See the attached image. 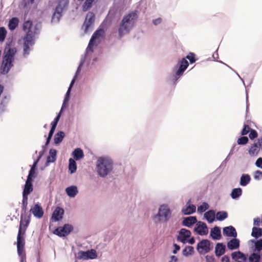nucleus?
<instances>
[{
    "instance_id": "nucleus-7",
    "label": "nucleus",
    "mask_w": 262,
    "mask_h": 262,
    "mask_svg": "<svg viewBox=\"0 0 262 262\" xmlns=\"http://www.w3.org/2000/svg\"><path fill=\"white\" fill-rule=\"evenodd\" d=\"M33 22L31 20H27L25 21L23 25V30H28L26 34H29L32 37L33 39L36 40V36H38L40 33V31L42 28L41 23L38 21L33 26Z\"/></svg>"
},
{
    "instance_id": "nucleus-53",
    "label": "nucleus",
    "mask_w": 262,
    "mask_h": 262,
    "mask_svg": "<svg viewBox=\"0 0 262 262\" xmlns=\"http://www.w3.org/2000/svg\"><path fill=\"white\" fill-rule=\"evenodd\" d=\"M249 142V139L247 137L242 136L240 137L237 141V143L239 145H245Z\"/></svg>"
},
{
    "instance_id": "nucleus-37",
    "label": "nucleus",
    "mask_w": 262,
    "mask_h": 262,
    "mask_svg": "<svg viewBox=\"0 0 262 262\" xmlns=\"http://www.w3.org/2000/svg\"><path fill=\"white\" fill-rule=\"evenodd\" d=\"M19 19L16 17H12L8 22V28L10 31L14 30L18 26Z\"/></svg>"
},
{
    "instance_id": "nucleus-48",
    "label": "nucleus",
    "mask_w": 262,
    "mask_h": 262,
    "mask_svg": "<svg viewBox=\"0 0 262 262\" xmlns=\"http://www.w3.org/2000/svg\"><path fill=\"white\" fill-rule=\"evenodd\" d=\"M104 33L103 29L99 28L94 32L92 36L98 40L100 37L104 36Z\"/></svg>"
},
{
    "instance_id": "nucleus-12",
    "label": "nucleus",
    "mask_w": 262,
    "mask_h": 262,
    "mask_svg": "<svg viewBox=\"0 0 262 262\" xmlns=\"http://www.w3.org/2000/svg\"><path fill=\"white\" fill-rule=\"evenodd\" d=\"M74 227L70 224H65L62 226L56 228L53 232V233L60 237L67 236L73 231Z\"/></svg>"
},
{
    "instance_id": "nucleus-9",
    "label": "nucleus",
    "mask_w": 262,
    "mask_h": 262,
    "mask_svg": "<svg viewBox=\"0 0 262 262\" xmlns=\"http://www.w3.org/2000/svg\"><path fill=\"white\" fill-rule=\"evenodd\" d=\"M231 257L235 262H254L253 253H245L239 250L231 253Z\"/></svg>"
},
{
    "instance_id": "nucleus-21",
    "label": "nucleus",
    "mask_w": 262,
    "mask_h": 262,
    "mask_svg": "<svg viewBox=\"0 0 262 262\" xmlns=\"http://www.w3.org/2000/svg\"><path fill=\"white\" fill-rule=\"evenodd\" d=\"M29 213H32L34 217L40 219L43 216L44 211L41 205L38 202L34 205L33 207L30 209Z\"/></svg>"
},
{
    "instance_id": "nucleus-36",
    "label": "nucleus",
    "mask_w": 262,
    "mask_h": 262,
    "mask_svg": "<svg viewBox=\"0 0 262 262\" xmlns=\"http://www.w3.org/2000/svg\"><path fill=\"white\" fill-rule=\"evenodd\" d=\"M243 190L241 187L233 188L230 193L231 198L233 200H238L242 195Z\"/></svg>"
},
{
    "instance_id": "nucleus-10",
    "label": "nucleus",
    "mask_w": 262,
    "mask_h": 262,
    "mask_svg": "<svg viewBox=\"0 0 262 262\" xmlns=\"http://www.w3.org/2000/svg\"><path fill=\"white\" fill-rule=\"evenodd\" d=\"M35 43V39H33L32 37L28 34H25V36L23 37V56L24 58H26L28 57Z\"/></svg>"
},
{
    "instance_id": "nucleus-25",
    "label": "nucleus",
    "mask_w": 262,
    "mask_h": 262,
    "mask_svg": "<svg viewBox=\"0 0 262 262\" xmlns=\"http://www.w3.org/2000/svg\"><path fill=\"white\" fill-rule=\"evenodd\" d=\"M198 222L195 216H189L183 217L182 225L188 228H191L193 225L196 224Z\"/></svg>"
},
{
    "instance_id": "nucleus-42",
    "label": "nucleus",
    "mask_w": 262,
    "mask_h": 262,
    "mask_svg": "<svg viewBox=\"0 0 262 262\" xmlns=\"http://www.w3.org/2000/svg\"><path fill=\"white\" fill-rule=\"evenodd\" d=\"M215 217L216 220L223 221L228 217V212L226 211H219L215 213Z\"/></svg>"
},
{
    "instance_id": "nucleus-45",
    "label": "nucleus",
    "mask_w": 262,
    "mask_h": 262,
    "mask_svg": "<svg viewBox=\"0 0 262 262\" xmlns=\"http://www.w3.org/2000/svg\"><path fill=\"white\" fill-rule=\"evenodd\" d=\"M82 66H81V64H78V66L77 68V70L76 71V72L75 73L74 76H73L70 83V85L73 86L76 80L78 78V75L80 74L81 69H82Z\"/></svg>"
},
{
    "instance_id": "nucleus-35",
    "label": "nucleus",
    "mask_w": 262,
    "mask_h": 262,
    "mask_svg": "<svg viewBox=\"0 0 262 262\" xmlns=\"http://www.w3.org/2000/svg\"><path fill=\"white\" fill-rule=\"evenodd\" d=\"M65 136V134L63 131L57 132L54 136V143L56 145H59L63 140Z\"/></svg>"
},
{
    "instance_id": "nucleus-6",
    "label": "nucleus",
    "mask_w": 262,
    "mask_h": 262,
    "mask_svg": "<svg viewBox=\"0 0 262 262\" xmlns=\"http://www.w3.org/2000/svg\"><path fill=\"white\" fill-rule=\"evenodd\" d=\"M171 214L172 211L168 205L163 204L159 206L158 213L152 216V220L156 223L161 222L167 223L170 219Z\"/></svg>"
},
{
    "instance_id": "nucleus-33",
    "label": "nucleus",
    "mask_w": 262,
    "mask_h": 262,
    "mask_svg": "<svg viewBox=\"0 0 262 262\" xmlns=\"http://www.w3.org/2000/svg\"><path fill=\"white\" fill-rule=\"evenodd\" d=\"M72 156L73 159L75 161H79L82 159L84 155L83 150L81 148L77 147L76 148L72 153Z\"/></svg>"
},
{
    "instance_id": "nucleus-34",
    "label": "nucleus",
    "mask_w": 262,
    "mask_h": 262,
    "mask_svg": "<svg viewBox=\"0 0 262 262\" xmlns=\"http://www.w3.org/2000/svg\"><path fill=\"white\" fill-rule=\"evenodd\" d=\"M196 211V207L194 205L185 206L182 209V213L185 215H190Z\"/></svg>"
},
{
    "instance_id": "nucleus-32",
    "label": "nucleus",
    "mask_w": 262,
    "mask_h": 262,
    "mask_svg": "<svg viewBox=\"0 0 262 262\" xmlns=\"http://www.w3.org/2000/svg\"><path fill=\"white\" fill-rule=\"evenodd\" d=\"M215 211L210 209L206 212L204 214V219L206 220L208 223H212L215 219Z\"/></svg>"
},
{
    "instance_id": "nucleus-2",
    "label": "nucleus",
    "mask_w": 262,
    "mask_h": 262,
    "mask_svg": "<svg viewBox=\"0 0 262 262\" xmlns=\"http://www.w3.org/2000/svg\"><path fill=\"white\" fill-rule=\"evenodd\" d=\"M114 162L108 156L98 157L96 163V171L97 174L102 178L111 175L113 172Z\"/></svg>"
},
{
    "instance_id": "nucleus-55",
    "label": "nucleus",
    "mask_w": 262,
    "mask_h": 262,
    "mask_svg": "<svg viewBox=\"0 0 262 262\" xmlns=\"http://www.w3.org/2000/svg\"><path fill=\"white\" fill-rule=\"evenodd\" d=\"M55 129H54L53 128H50V129L49 130V132L48 133V137L46 139L45 143H46V145H49L51 139L54 135V133L55 132Z\"/></svg>"
},
{
    "instance_id": "nucleus-24",
    "label": "nucleus",
    "mask_w": 262,
    "mask_h": 262,
    "mask_svg": "<svg viewBox=\"0 0 262 262\" xmlns=\"http://www.w3.org/2000/svg\"><path fill=\"white\" fill-rule=\"evenodd\" d=\"M239 247L240 240L237 237L232 238L227 243V247L230 251L238 250Z\"/></svg>"
},
{
    "instance_id": "nucleus-50",
    "label": "nucleus",
    "mask_w": 262,
    "mask_h": 262,
    "mask_svg": "<svg viewBox=\"0 0 262 262\" xmlns=\"http://www.w3.org/2000/svg\"><path fill=\"white\" fill-rule=\"evenodd\" d=\"M36 171L33 170L32 169H30L29 171L28 175L27 176V181L33 182L34 179L36 178Z\"/></svg>"
},
{
    "instance_id": "nucleus-17",
    "label": "nucleus",
    "mask_w": 262,
    "mask_h": 262,
    "mask_svg": "<svg viewBox=\"0 0 262 262\" xmlns=\"http://www.w3.org/2000/svg\"><path fill=\"white\" fill-rule=\"evenodd\" d=\"M11 97L9 94L4 95L0 100V115L3 114L7 111Z\"/></svg>"
},
{
    "instance_id": "nucleus-57",
    "label": "nucleus",
    "mask_w": 262,
    "mask_h": 262,
    "mask_svg": "<svg viewBox=\"0 0 262 262\" xmlns=\"http://www.w3.org/2000/svg\"><path fill=\"white\" fill-rule=\"evenodd\" d=\"M254 262H261L262 251L259 253H253Z\"/></svg>"
},
{
    "instance_id": "nucleus-4",
    "label": "nucleus",
    "mask_w": 262,
    "mask_h": 262,
    "mask_svg": "<svg viewBox=\"0 0 262 262\" xmlns=\"http://www.w3.org/2000/svg\"><path fill=\"white\" fill-rule=\"evenodd\" d=\"M189 62L185 58L179 60L173 68V74L169 77L171 84L176 85L179 79L183 75L184 72L188 68Z\"/></svg>"
},
{
    "instance_id": "nucleus-41",
    "label": "nucleus",
    "mask_w": 262,
    "mask_h": 262,
    "mask_svg": "<svg viewBox=\"0 0 262 262\" xmlns=\"http://www.w3.org/2000/svg\"><path fill=\"white\" fill-rule=\"evenodd\" d=\"M77 164L74 159L70 158L69 160V171L71 174H73L77 170Z\"/></svg>"
},
{
    "instance_id": "nucleus-11",
    "label": "nucleus",
    "mask_w": 262,
    "mask_h": 262,
    "mask_svg": "<svg viewBox=\"0 0 262 262\" xmlns=\"http://www.w3.org/2000/svg\"><path fill=\"white\" fill-rule=\"evenodd\" d=\"M212 243L208 239H203L196 245V249L200 255L209 253L212 249Z\"/></svg>"
},
{
    "instance_id": "nucleus-59",
    "label": "nucleus",
    "mask_w": 262,
    "mask_h": 262,
    "mask_svg": "<svg viewBox=\"0 0 262 262\" xmlns=\"http://www.w3.org/2000/svg\"><path fill=\"white\" fill-rule=\"evenodd\" d=\"M250 129L251 128H250L248 125L244 124L243 128L241 133V135L242 136L246 135L248 133H249Z\"/></svg>"
},
{
    "instance_id": "nucleus-16",
    "label": "nucleus",
    "mask_w": 262,
    "mask_h": 262,
    "mask_svg": "<svg viewBox=\"0 0 262 262\" xmlns=\"http://www.w3.org/2000/svg\"><path fill=\"white\" fill-rule=\"evenodd\" d=\"M95 19V15L93 12H89L85 18V20L83 23L84 31L86 33L91 26L93 25L94 23Z\"/></svg>"
},
{
    "instance_id": "nucleus-61",
    "label": "nucleus",
    "mask_w": 262,
    "mask_h": 262,
    "mask_svg": "<svg viewBox=\"0 0 262 262\" xmlns=\"http://www.w3.org/2000/svg\"><path fill=\"white\" fill-rule=\"evenodd\" d=\"M59 120L60 118H58V117L56 116L51 123V128L55 129Z\"/></svg>"
},
{
    "instance_id": "nucleus-62",
    "label": "nucleus",
    "mask_w": 262,
    "mask_h": 262,
    "mask_svg": "<svg viewBox=\"0 0 262 262\" xmlns=\"http://www.w3.org/2000/svg\"><path fill=\"white\" fill-rule=\"evenodd\" d=\"M261 224V220L260 217H257L253 219V225L256 227H259Z\"/></svg>"
},
{
    "instance_id": "nucleus-29",
    "label": "nucleus",
    "mask_w": 262,
    "mask_h": 262,
    "mask_svg": "<svg viewBox=\"0 0 262 262\" xmlns=\"http://www.w3.org/2000/svg\"><path fill=\"white\" fill-rule=\"evenodd\" d=\"M94 52V48L91 47V45H88L86 48L85 51L83 55H82L80 58V62L79 64H81V66H83L84 64L88 60H90L89 58L88 53L89 52L93 53Z\"/></svg>"
},
{
    "instance_id": "nucleus-8",
    "label": "nucleus",
    "mask_w": 262,
    "mask_h": 262,
    "mask_svg": "<svg viewBox=\"0 0 262 262\" xmlns=\"http://www.w3.org/2000/svg\"><path fill=\"white\" fill-rule=\"evenodd\" d=\"M31 214L21 212L20 222L17 237H25L26 231L31 221Z\"/></svg>"
},
{
    "instance_id": "nucleus-43",
    "label": "nucleus",
    "mask_w": 262,
    "mask_h": 262,
    "mask_svg": "<svg viewBox=\"0 0 262 262\" xmlns=\"http://www.w3.org/2000/svg\"><path fill=\"white\" fill-rule=\"evenodd\" d=\"M194 253V248L191 246H186L182 250V254L184 256L188 257Z\"/></svg>"
},
{
    "instance_id": "nucleus-31",
    "label": "nucleus",
    "mask_w": 262,
    "mask_h": 262,
    "mask_svg": "<svg viewBox=\"0 0 262 262\" xmlns=\"http://www.w3.org/2000/svg\"><path fill=\"white\" fill-rule=\"evenodd\" d=\"M251 177L248 173H243L239 179V184L242 187L247 186L251 182Z\"/></svg>"
},
{
    "instance_id": "nucleus-19",
    "label": "nucleus",
    "mask_w": 262,
    "mask_h": 262,
    "mask_svg": "<svg viewBox=\"0 0 262 262\" xmlns=\"http://www.w3.org/2000/svg\"><path fill=\"white\" fill-rule=\"evenodd\" d=\"M17 252L19 258L26 257L25 251V237H17Z\"/></svg>"
},
{
    "instance_id": "nucleus-44",
    "label": "nucleus",
    "mask_w": 262,
    "mask_h": 262,
    "mask_svg": "<svg viewBox=\"0 0 262 262\" xmlns=\"http://www.w3.org/2000/svg\"><path fill=\"white\" fill-rule=\"evenodd\" d=\"M258 144L254 143L249 148V154L251 157L257 156L258 154Z\"/></svg>"
},
{
    "instance_id": "nucleus-13",
    "label": "nucleus",
    "mask_w": 262,
    "mask_h": 262,
    "mask_svg": "<svg viewBox=\"0 0 262 262\" xmlns=\"http://www.w3.org/2000/svg\"><path fill=\"white\" fill-rule=\"evenodd\" d=\"M248 245L250 253H259L262 251V238L250 239Z\"/></svg>"
},
{
    "instance_id": "nucleus-27",
    "label": "nucleus",
    "mask_w": 262,
    "mask_h": 262,
    "mask_svg": "<svg viewBox=\"0 0 262 262\" xmlns=\"http://www.w3.org/2000/svg\"><path fill=\"white\" fill-rule=\"evenodd\" d=\"M57 151L54 148L49 149V155L47 157V160L45 163L46 166H48L50 163H54L56 161L57 158Z\"/></svg>"
},
{
    "instance_id": "nucleus-56",
    "label": "nucleus",
    "mask_w": 262,
    "mask_h": 262,
    "mask_svg": "<svg viewBox=\"0 0 262 262\" xmlns=\"http://www.w3.org/2000/svg\"><path fill=\"white\" fill-rule=\"evenodd\" d=\"M258 136V134L256 130L251 128L249 134V137L250 140H254Z\"/></svg>"
},
{
    "instance_id": "nucleus-49",
    "label": "nucleus",
    "mask_w": 262,
    "mask_h": 262,
    "mask_svg": "<svg viewBox=\"0 0 262 262\" xmlns=\"http://www.w3.org/2000/svg\"><path fill=\"white\" fill-rule=\"evenodd\" d=\"M93 2L92 0H85L82 6V11L86 12L92 6Z\"/></svg>"
},
{
    "instance_id": "nucleus-15",
    "label": "nucleus",
    "mask_w": 262,
    "mask_h": 262,
    "mask_svg": "<svg viewBox=\"0 0 262 262\" xmlns=\"http://www.w3.org/2000/svg\"><path fill=\"white\" fill-rule=\"evenodd\" d=\"M194 232L199 235H206L208 233V228L205 223L202 221H198L194 228Z\"/></svg>"
},
{
    "instance_id": "nucleus-63",
    "label": "nucleus",
    "mask_w": 262,
    "mask_h": 262,
    "mask_svg": "<svg viewBox=\"0 0 262 262\" xmlns=\"http://www.w3.org/2000/svg\"><path fill=\"white\" fill-rule=\"evenodd\" d=\"M255 165L257 167L262 169V157H259L256 160Z\"/></svg>"
},
{
    "instance_id": "nucleus-54",
    "label": "nucleus",
    "mask_w": 262,
    "mask_h": 262,
    "mask_svg": "<svg viewBox=\"0 0 262 262\" xmlns=\"http://www.w3.org/2000/svg\"><path fill=\"white\" fill-rule=\"evenodd\" d=\"M230 157L229 156H227L225 160L222 162L219 167L217 168L219 171H222L227 165V162L230 160Z\"/></svg>"
},
{
    "instance_id": "nucleus-28",
    "label": "nucleus",
    "mask_w": 262,
    "mask_h": 262,
    "mask_svg": "<svg viewBox=\"0 0 262 262\" xmlns=\"http://www.w3.org/2000/svg\"><path fill=\"white\" fill-rule=\"evenodd\" d=\"M210 236L213 240H220L222 237L221 228L215 226L211 229Z\"/></svg>"
},
{
    "instance_id": "nucleus-20",
    "label": "nucleus",
    "mask_w": 262,
    "mask_h": 262,
    "mask_svg": "<svg viewBox=\"0 0 262 262\" xmlns=\"http://www.w3.org/2000/svg\"><path fill=\"white\" fill-rule=\"evenodd\" d=\"M17 53L16 48H11L9 43H7L4 50L3 58L15 60V56Z\"/></svg>"
},
{
    "instance_id": "nucleus-23",
    "label": "nucleus",
    "mask_w": 262,
    "mask_h": 262,
    "mask_svg": "<svg viewBox=\"0 0 262 262\" xmlns=\"http://www.w3.org/2000/svg\"><path fill=\"white\" fill-rule=\"evenodd\" d=\"M223 234L225 236L232 238L236 237L237 236L235 228L231 225L224 227Z\"/></svg>"
},
{
    "instance_id": "nucleus-18",
    "label": "nucleus",
    "mask_w": 262,
    "mask_h": 262,
    "mask_svg": "<svg viewBox=\"0 0 262 262\" xmlns=\"http://www.w3.org/2000/svg\"><path fill=\"white\" fill-rule=\"evenodd\" d=\"M191 232L190 230L186 228H181L178 231V234L177 236V241L184 244H186V241L188 237H190Z\"/></svg>"
},
{
    "instance_id": "nucleus-51",
    "label": "nucleus",
    "mask_w": 262,
    "mask_h": 262,
    "mask_svg": "<svg viewBox=\"0 0 262 262\" xmlns=\"http://www.w3.org/2000/svg\"><path fill=\"white\" fill-rule=\"evenodd\" d=\"M7 31L4 27H0V42H3L6 37Z\"/></svg>"
},
{
    "instance_id": "nucleus-46",
    "label": "nucleus",
    "mask_w": 262,
    "mask_h": 262,
    "mask_svg": "<svg viewBox=\"0 0 262 262\" xmlns=\"http://www.w3.org/2000/svg\"><path fill=\"white\" fill-rule=\"evenodd\" d=\"M14 61V60L13 59L3 58L2 64H3L5 68H7V69L8 68L9 70H11V69L13 67Z\"/></svg>"
},
{
    "instance_id": "nucleus-26",
    "label": "nucleus",
    "mask_w": 262,
    "mask_h": 262,
    "mask_svg": "<svg viewBox=\"0 0 262 262\" xmlns=\"http://www.w3.org/2000/svg\"><path fill=\"white\" fill-rule=\"evenodd\" d=\"M226 245L223 243H217L215 247L214 253L216 257L223 255L226 252Z\"/></svg>"
},
{
    "instance_id": "nucleus-64",
    "label": "nucleus",
    "mask_w": 262,
    "mask_h": 262,
    "mask_svg": "<svg viewBox=\"0 0 262 262\" xmlns=\"http://www.w3.org/2000/svg\"><path fill=\"white\" fill-rule=\"evenodd\" d=\"M10 71V70H9L8 68L7 69V68H5L3 64L1 65V73L2 75L7 74Z\"/></svg>"
},
{
    "instance_id": "nucleus-47",
    "label": "nucleus",
    "mask_w": 262,
    "mask_h": 262,
    "mask_svg": "<svg viewBox=\"0 0 262 262\" xmlns=\"http://www.w3.org/2000/svg\"><path fill=\"white\" fill-rule=\"evenodd\" d=\"M209 208V204L207 202H204L198 207L197 211L198 213H202L208 210Z\"/></svg>"
},
{
    "instance_id": "nucleus-5",
    "label": "nucleus",
    "mask_w": 262,
    "mask_h": 262,
    "mask_svg": "<svg viewBox=\"0 0 262 262\" xmlns=\"http://www.w3.org/2000/svg\"><path fill=\"white\" fill-rule=\"evenodd\" d=\"M69 5V0H58L57 5L54 9L51 16V24H57L59 23L63 12L67 10Z\"/></svg>"
},
{
    "instance_id": "nucleus-52",
    "label": "nucleus",
    "mask_w": 262,
    "mask_h": 262,
    "mask_svg": "<svg viewBox=\"0 0 262 262\" xmlns=\"http://www.w3.org/2000/svg\"><path fill=\"white\" fill-rule=\"evenodd\" d=\"M185 58L186 60L188 59L190 64H192L196 61L195 54L193 52H189Z\"/></svg>"
},
{
    "instance_id": "nucleus-30",
    "label": "nucleus",
    "mask_w": 262,
    "mask_h": 262,
    "mask_svg": "<svg viewBox=\"0 0 262 262\" xmlns=\"http://www.w3.org/2000/svg\"><path fill=\"white\" fill-rule=\"evenodd\" d=\"M65 192L69 197L74 198L78 193V190L76 185H71L65 189Z\"/></svg>"
},
{
    "instance_id": "nucleus-38",
    "label": "nucleus",
    "mask_w": 262,
    "mask_h": 262,
    "mask_svg": "<svg viewBox=\"0 0 262 262\" xmlns=\"http://www.w3.org/2000/svg\"><path fill=\"white\" fill-rule=\"evenodd\" d=\"M29 194H27V193H25L23 192V199L21 203V212L27 213L28 212V195Z\"/></svg>"
},
{
    "instance_id": "nucleus-22",
    "label": "nucleus",
    "mask_w": 262,
    "mask_h": 262,
    "mask_svg": "<svg viewBox=\"0 0 262 262\" xmlns=\"http://www.w3.org/2000/svg\"><path fill=\"white\" fill-rule=\"evenodd\" d=\"M64 213V209L60 207H57L53 211L51 216L53 222H59L63 219Z\"/></svg>"
},
{
    "instance_id": "nucleus-3",
    "label": "nucleus",
    "mask_w": 262,
    "mask_h": 262,
    "mask_svg": "<svg viewBox=\"0 0 262 262\" xmlns=\"http://www.w3.org/2000/svg\"><path fill=\"white\" fill-rule=\"evenodd\" d=\"M189 62L185 58L179 60L173 68V74L169 77L171 84L176 85L179 79L183 75L184 72L188 68Z\"/></svg>"
},
{
    "instance_id": "nucleus-14",
    "label": "nucleus",
    "mask_w": 262,
    "mask_h": 262,
    "mask_svg": "<svg viewBox=\"0 0 262 262\" xmlns=\"http://www.w3.org/2000/svg\"><path fill=\"white\" fill-rule=\"evenodd\" d=\"M97 257L96 251L95 249H90L86 251H79L77 253V258L79 259H94Z\"/></svg>"
},
{
    "instance_id": "nucleus-1",
    "label": "nucleus",
    "mask_w": 262,
    "mask_h": 262,
    "mask_svg": "<svg viewBox=\"0 0 262 262\" xmlns=\"http://www.w3.org/2000/svg\"><path fill=\"white\" fill-rule=\"evenodd\" d=\"M138 18V14L137 11H132L123 17L118 29V36L120 38L130 33L134 27Z\"/></svg>"
},
{
    "instance_id": "nucleus-39",
    "label": "nucleus",
    "mask_w": 262,
    "mask_h": 262,
    "mask_svg": "<svg viewBox=\"0 0 262 262\" xmlns=\"http://www.w3.org/2000/svg\"><path fill=\"white\" fill-rule=\"evenodd\" d=\"M33 190V182L26 181L25 184L24 186L23 192L30 194Z\"/></svg>"
},
{
    "instance_id": "nucleus-40",
    "label": "nucleus",
    "mask_w": 262,
    "mask_h": 262,
    "mask_svg": "<svg viewBox=\"0 0 262 262\" xmlns=\"http://www.w3.org/2000/svg\"><path fill=\"white\" fill-rule=\"evenodd\" d=\"M262 228L254 226L252 229L251 235L254 237V239H259L261 236Z\"/></svg>"
},
{
    "instance_id": "nucleus-60",
    "label": "nucleus",
    "mask_w": 262,
    "mask_h": 262,
    "mask_svg": "<svg viewBox=\"0 0 262 262\" xmlns=\"http://www.w3.org/2000/svg\"><path fill=\"white\" fill-rule=\"evenodd\" d=\"M117 10L115 8H112L110 9L107 16L113 19L115 17Z\"/></svg>"
},
{
    "instance_id": "nucleus-58",
    "label": "nucleus",
    "mask_w": 262,
    "mask_h": 262,
    "mask_svg": "<svg viewBox=\"0 0 262 262\" xmlns=\"http://www.w3.org/2000/svg\"><path fill=\"white\" fill-rule=\"evenodd\" d=\"M254 179L255 180L259 181L262 179V171L259 170H257L254 172Z\"/></svg>"
}]
</instances>
